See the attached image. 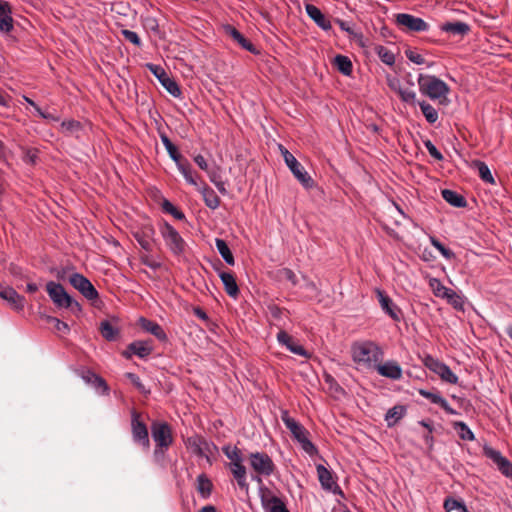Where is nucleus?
<instances>
[{"instance_id": "obj_1", "label": "nucleus", "mask_w": 512, "mask_h": 512, "mask_svg": "<svg viewBox=\"0 0 512 512\" xmlns=\"http://www.w3.org/2000/svg\"><path fill=\"white\" fill-rule=\"evenodd\" d=\"M382 348L373 341H358L351 346L352 360L359 366L374 369L383 358Z\"/></svg>"}, {"instance_id": "obj_2", "label": "nucleus", "mask_w": 512, "mask_h": 512, "mask_svg": "<svg viewBox=\"0 0 512 512\" xmlns=\"http://www.w3.org/2000/svg\"><path fill=\"white\" fill-rule=\"evenodd\" d=\"M281 420L305 453L311 457L318 453L317 447L309 439V431L296 419L292 418L287 410L281 412Z\"/></svg>"}, {"instance_id": "obj_3", "label": "nucleus", "mask_w": 512, "mask_h": 512, "mask_svg": "<svg viewBox=\"0 0 512 512\" xmlns=\"http://www.w3.org/2000/svg\"><path fill=\"white\" fill-rule=\"evenodd\" d=\"M420 92L431 100H439L443 103L450 92L449 86L434 75L420 74L417 79Z\"/></svg>"}, {"instance_id": "obj_4", "label": "nucleus", "mask_w": 512, "mask_h": 512, "mask_svg": "<svg viewBox=\"0 0 512 512\" xmlns=\"http://www.w3.org/2000/svg\"><path fill=\"white\" fill-rule=\"evenodd\" d=\"M159 232L166 247L174 256L178 257L185 253L186 241L170 223L163 221L159 225Z\"/></svg>"}, {"instance_id": "obj_5", "label": "nucleus", "mask_w": 512, "mask_h": 512, "mask_svg": "<svg viewBox=\"0 0 512 512\" xmlns=\"http://www.w3.org/2000/svg\"><path fill=\"white\" fill-rule=\"evenodd\" d=\"M249 464L256 475L252 479L258 483L262 482L261 476L269 477L276 469L272 458L265 452H252L249 454Z\"/></svg>"}, {"instance_id": "obj_6", "label": "nucleus", "mask_w": 512, "mask_h": 512, "mask_svg": "<svg viewBox=\"0 0 512 512\" xmlns=\"http://www.w3.org/2000/svg\"><path fill=\"white\" fill-rule=\"evenodd\" d=\"M151 435L156 445L154 450L155 456L159 453L164 454L173 443L172 430L170 425L166 422H152Z\"/></svg>"}, {"instance_id": "obj_7", "label": "nucleus", "mask_w": 512, "mask_h": 512, "mask_svg": "<svg viewBox=\"0 0 512 512\" xmlns=\"http://www.w3.org/2000/svg\"><path fill=\"white\" fill-rule=\"evenodd\" d=\"M279 149L283 156L284 162L287 167L290 169L294 177L301 183V185L310 189L314 185V181L302 164L294 157L292 153H290L284 146L279 145Z\"/></svg>"}, {"instance_id": "obj_8", "label": "nucleus", "mask_w": 512, "mask_h": 512, "mask_svg": "<svg viewBox=\"0 0 512 512\" xmlns=\"http://www.w3.org/2000/svg\"><path fill=\"white\" fill-rule=\"evenodd\" d=\"M68 281L88 301L94 302L99 298L97 289L83 274L74 272L69 276Z\"/></svg>"}, {"instance_id": "obj_9", "label": "nucleus", "mask_w": 512, "mask_h": 512, "mask_svg": "<svg viewBox=\"0 0 512 512\" xmlns=\"http://www.w3.org/2000/svg\"><path fill=\"white\" fill-rule=\"evenodd\" d=\"M423 364L430 371L437 374L444 382L449 384H457L458 376L450 369L444 362L434 358L431 355H426L423 359Z\"/></svg>"}, {"instance_id": "obj_10", "label": "nucleus", "mask_w": 512, "mask_h": 512, "mask_svg": "<svg viewBox=\"0 0 512 512\" xmlns=\"http://www.w3.org/2000/svg\"><path fill=\"white\" fill-rule=\"evenodd\" d=\"M131 432L135 443L141 445L144 449H149L150 440L148 428L141 420L140 414L135 410L131 412Z\"/></svg>"}, {"instance_id": "obj_11", "label": "nucleus", "mask_w": 512, "mask_h": 512, "mask_svg": "<svg viewBox=\"0 0 512 512\" xmlns=\"http://www.w3.org/2000/svg\"><path fill=\"white\" fill-rule=\"evenodd\" d=\"M186 447L194 455L204 457L208 461H210L209 455L213 454L216 450V446L212 442H209L198 435L188 437L186 440Z\"/></svg>"}, {"instance_id": "obj_12", "label": "nucleus", "mask_w": 512, "mask_h": 512, "mask_svg": "<svg viewBox=\"0 0 512 512\" xmlns=\"http://www.w3.org/2000/svg\"><path fill=\"white\" fill-rule=\"evenodd\" d=\"M396 24L405 31L409 32H425L428 31L429 25L422 18L408 13H398L396 16Z\"/></svg>"}, {"instance_id": "obj_13", "label": "nucleus", "mask_w": 512, "mask_h": 512, "mask_svg": "<svg viewBox=\"0 0 512 512\" xmlns=\"http://www.w3.org/2000/svg\"><path fill=\"white\" fill-rule=\"evenodd\" d=\"M483 454L486 458L490 459L497 469L507 478L512 480V463L502 455L499 450L491 446L485 445L483 447Z\"/></svg>"}, {"instance_id": "obj_14", "label": "nucleus", "mask_w": 512, "mask_h": 512, "mask_svg": "<svg viewBox=\"0 0 512 512\" xmlns=\"http://www.w3.org/2000/svg\"><path fill=\"white\" fill-rule=\"evenodd\" d=\"M148 69L152 72V74L159 80L161 85L175 98H179L182 94L179 85L175 80L169 77L166 71L155 64H147Z\"/></svg>"}, {"instance_id": "obj_15", "label": "nucleus", "mask_w": 512, "mask_h": 512, "mask_svg": "<svg viewBox=\"0 0 512 512\" xmlns=\"http://www.w3.org/2000/svg\"><path fill=\"white\" fill-rule=\"evenodd\" d=\"M260 500L265 512H290L285 502L268 488L260 489Z\"/></svg>"}, {"instance_id": "obj_16", "label": "nucleus", "mask_w": 512, "mask_h": 512, "mask_svg": "<svg viewBox=\"0 0 512 512\" xmlns=\"http://www.w3.org/2000/svg\"><path fill=\"white\" fill-rule=\"evenodd\" d=\"M46 291L56 307L68 309L70 305V295L60 283L49 281L46 284Z\"/></svg>"}, {"instance_id": "obj_17", "label": "nucleus", "mask_w": 512, "mask_h": 512, "mask_svg": "<svg viewBox=\"0 0 512 512\" xmlns=\"http://www.w3.org/2000/svg\"><path fill=\"white\" fill-rule=\"evenodd\" d=\"M318 480L323 490L343 496V492L337 484L332 471L327 469L324 465L318 464L316 466Z\"/></svg>"}, {"instance_id": "obj_18", "label": "nucleus", "mask_w": 512, "mask_h": 512, "mask_svg": "<svg viewBox=\"0 0 512 512\" xmlns=\"http://www.w3.org/2000/svg\"><path fill=\"white\" fill-rule=\"evenodd\" d=\"M77 375L88 385H91L97 391H100L103 395L109 394V386L106 381L92 370L88 368H81L77 370Z\"/></svg>"}, {"instance_id": "obj_19", "label": "nucleus", "mask_w": 512, "mask_h": 512, "mask_svg": "<svg viewBox=\"0 0 512 512\" xmlns=\"http://www.w3.org/2000/svg\"><path fill=\"white\" fill-rule=\"evenodd\" d=\"M276 338L278 343L281 346H285L286 349L289 350L291 353L305 358L310 357L309 352L284 330V324L281 325V329L277 333Z\"/></svg>"}, {"instance_id": "obj_20", "label": "nucleus", "mask_w": 512, "mask_h": 512, "mask_svg": "<svg viewBox=\"0 0 512 512\" xmlns=\"http://www.w3.org/2000/svg\"><path fill=\"white\" fill-rule=\"evenodd\" d=\"M153 351L151 341L137 340L131 342L127 348L122 352L123 357L130 359L133 355L144 359L147 358Z\"/></svg>"}, {"instance_id": "obj_21", "label": "nucleus", "mask_w": 512, "mask_h": 512, "mask_svg": "<svg viewBox=\"0 0 512 512\" xmlns=\"http://www.w3.org/2000/svg\"><path fill=\"white\" fill-rule=\"evenodd\" d=\"M377 299L381 309L389 315L394 321L399 322L402 318L401 309L393 302V300L382 290H376Z\"/></svg>"}, {"instance_id": "obj_22", "label": "nucleus", "mask_w": 512, "mask_h": 512, "mask_svg": "<svg viewBox=\"0 0 512 512\" xmlns=\"http://www.w3.org/2000/svg\"><path fill=\"white\" fill-rule=\"evenodd\" d=\"M374 369L379 375L392 380H400L403 375L401 366L394 360H388L384 363L378 362Z\"/></svg>"}, {"instance_id": "obj_23", "label": "nucleus", "mask_w": 512, "mask_h": 512, "mask_svg": "<svg viewBox=\"0 0 512 512\" xmlns=\"http://www.w3.org/2000/svg\"><path fill=\"white\" fill-rule=\"evenodd\" d=\"M0 297L17 311L23 310L25 306V298L12 287L0 284Z\"/></svg>"}, {"instance_id": "obj_24", "label": "nucleus", "mask_w": 512, "mask_h": 512, "mask_svg": "<svg viewBox=\"0 0 512 512\" xmlns=\"http://www.w3.org/2000/svg\"><path fill=\"white\" fill-rule=\"evenodd\" d=\"M154 234V228L151 225H146L134 233V238L142 249L151 252L153 250Z\"/></svg>"}, {"instance_id": "obj_25", "label": "nucleus", "mask_w": 512, "mask_h": 512, "mask_svg": "<svg viewBox=\"0 0 512 512\" xmlns=\"http://www.w3.org/2000/svg\"><path fill=\"white\" fill-rule=\"evenodd\" d=\"M305 11L307 15L324 31H329L332 28L330 20L325 16L322 11L313 4H306Z\"/></svg>"}, {"instance_id": "obj_26", "label": "nucleus", "mask_w": 512, "mask_h": 512, "mask_svg": "<svg viewBox=\"0 0 512 512\" xmlns=\"http://www.w3.org/2000/svg\"><path fill=\"white\" fill-rule=\"evenodd\" d=\"M418 393L429 400L431 403L439 405L447 414L456 415L457 411L453 409L447 400L439 392H431L425 389H419Z\"/></svg>"}, {"instance_id": "obj_27", "label": "nucleus", "mask_w": 512, "mask_h": 512, "mask_svg": "<svg viewBox=\"0 0 512 512\" xmlns=\"http://www.w3.org/2000/svg\"><path fill=\"white\" fill-rule=\"evenodd\" d=\"M224 30L227 35H229L239 46H241L246 51H249L252 54H258V50L256 47L246 39L235 27L231 25H226Z\"/></svg>"}, {"instance_id": "obj_28", "label": "nucleus", "mask_w": 512, "mask_h": 512, "mask_svg": "<svg viewBox=\"0 0 512 512\" xmlns=\"http://www.w3.org/2000/svg\"><path fill=\"white\" fill-rule=\"evenodd\" d=\"M11 6L6 1H0V31L10 32L13 29Z\"/></svg>"}, {"instance_id": "obj_29", "label": "nucleus", "mask_w": 512, "mask_h": 512, "mask_svg": "<svg viewBox=\"0 0 512 512\" xmlns=\"http://www.w3.org/2000/svg\"><path fill=\"white\" fill-rule=\"evenodd\" d=\"M219 277L224 285L226 293L230 297L236 299L239 295V287L235 276L231 272L222 271L219 273Z\"/></svg>"}, {"instance_id": "obj_30", "label": "nucleus", "mask_w": 512, "mask_h": 512, "mask_svg": "<svg viewBox=\"0 0 512 512\" xmlns=\"http://www.w3.org/2000/svg\"><path fill=\"white\" fill-rule=\"evenodd\" d=\"M139 323L142 329L154 335L158 340L162 342L167 340V334L158 323L143 317L140 318Z\"/></svg>"}, {"instance_id": "obj_31", "label": "nucleus", "mask_w": 512, "mask_h": 512, "mask_svg": "<svg viewBox=\"0 0 512 512\" xmlns=\"http://www.w3.org/2000/svg\"><path fill=\"white\" fill-rule=\"evenodd\" d=\"M198 191L201 193L204 203L208 208L215 210L220 206V198L208 185L203 184L201 187H198Z\"/></svg>"}, {"instance_id": "obj_32", "label": "nucleus", "mask_w": 512, "mask_h": 512, "mask_svg": "<svg viewBox=\"0 0 512 512\" xmlns=\"http://www.w3.org/2000/svg\"><path fill=\"white\" fill-rule=\"evenodd\" d=\"M440 30L452 35L464 36L469 33L470 26L465 22H446L441 24Z\"/></svg>"}, {"instance_id": "obj_33", "label": "nucleus", "mask_w": 512, "mask_h": 512, "mask_svg": "<svg viewBox=\"0 0 512 512\" xmlns=\"http://www.w3.org/2000/svg\"><path fill=\"white\" fill-rule=\"evenodd\" d=\"M441 193L443 199L453 207L463 208L467 205L466 199L456 191L444 189Z\"/></svg>"}, {"instance_id": "obj_34", "label": "nucleus", "mask_w": 512, "mask_h": 512, "mask_svg": "<svg viewBox=\"0 0 512 512\" xmlns=\"http://www.w3.org/2000/svg\"><path fill=\"white\" fill-rule=\"evenodd\" d=\"M406 413V409L402 405H397L390 408L385 415V421L388 427L394 426L399 420H401Z\"/></svg>"}, {"instance_id": "obj_35", "label": "nucleus", "mask_w": 512, "mask_h": 512, "mask_svg": "<svg viewBox=\"0 0 512 512\" xmlns=\"http://www.w3.org/2000/svg\"><path fill=\"white\" fill-rule=\"evenodd\" d=\"M334 65L337 70L345 76H350L353 71V65L349 57L344 55H336L334 58Z\"/></svg>"}, {"instance_id": "obj_36", "label": "nucleus", "mask_w": 512, "mask_h": 512, "mask_svg": "<svg viewBox=\"0 0 512 512\" xmlns=\"http://www.w3.org/2000/svg\"><path fill=\"white\" fill-rule=\"evenodd\" d=\"M473 167H475L478 170L479 177L481 180L488 184H495V179L488 167V165L480 160L473 161Z\"/></svg>"}, {"instance_id": "obj_37", "label": "nucleus", "mask_w": 512, "mask_h": 512, "mask_svg": "<svg viewBox=\"0 0 512 512\" xmlns=\"http://www.w3.org/2000/svg\"><path fill=\"white\" fill-rule=\"evenodd\" d=\"M215 246L217 248V251L221 255V257L223 258V260L228 265H234V263H235L234 256H233L230 248L228 247L226 241L223 239H220V238H216Z\"/></svg>"}, {"instance_id": "obj_38", "label": "nucleus", "mask_w": 512, "mask_h": 512, "mask_svg": "<svg viewBox=\"0 0 512 512\" xmlns=\"http://www.w3.org/2000/svg\"><path fill=\"white\" fill-rule=\"evenodd\" d=\"M212 488V482L205 474H200L197 476V491L202 498H208L211 495Z\"/></svg>"}, {"instance_id": "obj_39", "label": "nucleus", "mask_w": 512, "mask_h": 512, "mask_svg": "<svg viewBox=\"0 0 512 512\" xmlns=\"http://www.w3.org/2000/svg\"><path fill=\"white\" fill-rule=\"evenodd\" d=\"M418 105L428 123L434 124L438 120V112L431 104L421 101L418 102Z\"/></svg>"}, {"instance_id": "obj_40", "label": "nucleus", "mask_w": 512, "mask_h": 512, "mask_svg": "<svg viewBox=\"0 0 512 512\" xmlns=\"http://www.w3.org/2000/svg\"><path fill=\"white\" fill-rule=\"evenodd\" d=\"M374 51L384 64L388 66H393L395 64V55L388 48L382 45H377L375 46Z\"/></svg>"}, {"instance_id": "obj_41", "label": "nucleus", "mask_w": 512, "mask_h": 512, "mask_svg": "<svg viewBox=\"0 0 512 512\" xmlns=\"http://www.w3.org/2000/svg\"><path fill=\"white\" fill-rule=\"evenodd\" d=\"M269 313L272 316V318L279 322L277 326L279 327V330L281 329V325L284 324V327L286 326L285 319H288V311L284 308H281L277 305H270L268 307Z\"/></svg>"}, {"instance_id": "obj_42", "label": "nucleus", "mask_w": 512, "mask_h": 512, "mask_svg": "<svg viewBox=\"0 0 512 512\" xmlns=\"http://www.w3.org/2000/svg\"><path fill=\"white\" fill-rule=\"evenodd\" d=\"M429 287L432 290L433 294L439 298H445V296H449L450 288H447L442 284V282L437 278H431L429 280Z\"/></svg>"}, {"instance_id": "obj_43", "label": "nucleus", "mask_w": 512, "mask_h": 512, "mask_svg": "<svg viewBox=\"0 0 512 512\" xmlns=\"http://www.w3.org/2000/svg\"><path fill=\"white\" fill-rule=\"evenodd\" d=\"M444 508L446 512H469L462 500H457L452 497L445 499Z\"/></svg>"}, {"instance_id": "obj_44", "label": "nucleus", "mask_w": 512, "mask_h": 512, "mask_svg": "<svg viewBox=\"0 0 512 512\" xmlns=\"http://www.w3.org/2000/svg\"><path fill=\"white\" fill-rule=\"evenodd\" d=\"M100 332L103 338H105L107 341H114L119 334L118 329L115 328L109 321L101 322Z\"/></svg>"}, {"instance_id": "obj_45", "label": "nucleus", "mask_w": 512, "mask_h": 512, "mask_svg": "<svg viewBox=\"0 0 512 512\" xmlns=\"http://www.w3.org/2000/svg\"><path fill=\"white\" fill-rule=\"evenodd\" d=\"M180 173L183 175L184 179L190 185L196 186L198 188V183L193 176L192 168L190 163L187 160H184L183 163L177 166Z\"/></svg>"}, {"instance_id": "obj_46", "label": "nucleus", "mask_w": 512, "mask_h": 512, "mask_svg": "<svg viewBox=\"0 0 512 512\" xmlns=\"http://www.w3.org/2000/svg\"><path fill=\"white\" fill-rule=\"evenodd\" d=\"M208 176H209L210 181L216 186L218 191L221 194L226 195L227 189H226L225 182L222 180L220 170L215 169V170L208 171Z\"/></svg>"}, {"instance_id": "obj_47", "label": "nucleus", "mask_w": 512, "mask_h": 512, "mask_svg": "<svg viewBox=\"0 0 512 512\" xmlns=\"http://www.w3.org/2000/svg\"><path fill=\"white\" fill-rule=\"evenodd\" d=\"M413 83L410 82L408 87H403L400 92L398 93L400 99L411 105L416 104V92L413 90Z\"/></svg>"}, {"instance_id": "obj_48", "label": "nucleus", "mask_w": 512, "mask_h": 512, "mask_svg": "<svg viewBox=\"0 0 512 512\" xmlns=\"http://www.w3.org/2000/svg\"><path fill=\"white\" fill-rule=\"evenodd\" d=\"M455 427L458 431V435L462 440L465 441H473L475 439V435L472 430L468 427V425L464 422H457Z\"/></svg>"}, {"instance_id": "obj_49", "label": "nucleus", "mask_w": 512, "mask_h": 512, "mask_svg": "<svg viewBox=\"0 0 512 512\" xmlns=\"http://www.w3.org/2000/svg\"><path fill=\"white\" fill-rule=\"evenodd\" d=\"M224 453L227 456V458L231 461L229 465L230 467H233L235 464L243 465L241 451L237 447H234L233 449L227 447L224 449Z\"/></svg>"}, {"instance_id": "obj_50", "label": "nucleus", "mask_w": 512, "mask_h": 512, "mask_svg": "<svg viewBox=\"0 0 512 512\" xmlns=\"http://www.w3.org/2000/svg\"><path fill=\"white\" fill-rule=\"evenodd\" d=\"M162 209L164 212L171 214L177 220H184L185 215L182 211L177 209L169 200L164 199L162 202Z\"/></svg>"}, {"instance_id": "obj_51", "label": "nucleus", "mask_w": 512, "mask_h": 512, "mask_svg": "<svg viewBox=\"0 0 512 512\" xmlns=\"http://www.w3.org/2000/svg\"><path fill=\"white\" fill-rule=\"evenodd\" d=\"M125 377L135 386V388L142 394L148 395L150 394V390L145 387L142 383L140 377L132 372H127Z\"/></svg>"}, {"instance_id": "obj_52", "label": "nucleus", "mask_w": 512, "mask_h": 512, "mask_svg": "<svg viewBox=\"0 0 512 512\" xmlns=\"http://www.w3.org/2000/svg\"><path fill=\"white\" fill-rule=\"evenodd\" d=\"M46 320L48 323L53 324L54 329L62 334H68L70 332V327L66 322L61 321L60 319L53 317V316H47Z\"/></svg>"}, {"instance_id": "obj_53", "label": "nucleus", "mask_w": 512, "mask_h": 512, "mask_svg": "<svg viewBox=\"0 0 512 512\" xmlns=\"http://www.w3.org/2000/svg\"><path fill=\"white\" fill-rule=\"evenodd\" d=\"M430 242L431 245L437 249L444 258L451 259L454 257V253L449 248L445 247L437 238L430 237Z\"/></svg>"}, {"instance_id": "obj_54", "label": "nucleus", "mask_w": 512, "mask_h": 512, "mask_svg": "<svg viewBox=\"0 0 512 512\" xmlns=\"http://www.w3.org/2000/svg\"><path fill=\"white\" fill-rule=\"evenodd\" d=\"M61 128L64 133L73 134L81 129V124L76 120H68L61 123Z\"/></svg>"}, {"instance_id": "obj_55", "label": "nucleus", "mask_w": 512, "mask_h": 512, "mask_svg": "<svg viewBox=\"0 0 512 512\" xmlns=\"http://www.w3.org/2000/svg\"><path fill=\"white\" fill-rule=\"evenodd\" d=\"M444 299H446L455 309H463V300L454 290L451 289L449 296H445Z\"/></svg>"}, {"instance_id": "obj_56", "label": "nucleus", "mask_w": 512, "mask_h": 512, "mask_svg": "<svg viewBox=\"0 0 512 512\" xmlns=\"http://www.w3.org/2000/svg\"><path fill=\"white\" fill-rule=\"evenodd\" d=\"M121 34L127 41L131 42L132 44H134L138 47H140L142 45V41L136 32L128 30V29H123L121 31Z\"/></svg>"}, {"instance_id": "obj_57", "label": "nucleus", "mask_w": 512, "mask_h": 512, "mask_svg": "<svg viewBox=\"0 0 512 512\" xmlns=\"http://www.w3.org/2000/svg\"><path fill=\"white\" fill-rule=\"evenodd\" d=\"M424 146L427 149V151L431 157H433L434 159H436L438 161L443 160V155L430 140L424 141Z\"/></svg>"}, {"instance_id": "obj_58", "label": "nucleus", "mask_w": 512, "mask_h": 512, "mask_svg": "<svg viewBox=\"0 0 512 512\" xmlns=\"http://www.w3.org/2000/svg\"><path fill=\"white\" fill-rule=\"evenodd\" d=\"M304 288L309 292L308 297L310 299L316 298L320 294V289L315 282L305 279Z\"/></svg>"}, {"instance_id": "obj_59", "label": "nucleus", "mask_w": 512, "mask_h": 512, "mask_svg": "<svg viewBox=\"0 0 512 512\" xmlns=\"http://www.w3.org/2000/svg\"><path fill=\"white\" fill-rule=\"evenodd\" d=\"M405 56L408 58V60H410L411 62H413L417 65H421V64L425 63L424 57L421 54H419L418 52H416L415 50H412V49L406 50Z\"/></svg>"}, {"instance_id": "obj_60", "label": "nucleus", "mask_w": 512, "mask_h": 512, "mask_svg": "<svg viewBox=\"0 0 512 512\" xmlns=\"http://www.w3.org/2000/svg\"><path fill=\"white\" fill-rule=\"evenodd\" d=\"M143 25L147 30H150L154 33L159 32V24L156 18L148 16L144 18Z\"/></svg>"}, {"instance_id": "obj_61", "label": "nucleus", "mask_w": 512, "mask_h": 512, "mask_svg": "<svg viewBox=\"0 0 512 512\" xmlns=\"http://www.w3.org/2000/svg\"><path fill=\"white\" fill-rule=\"evenodd\" d=\"M166 151L169 154L170 158L175 162L176 166L184 162L181 154L179 153L177 147L174 144L166 148Z\"/></svg>"}, {"instance_id": "obj_62", "label": "nucleus", "mask_w": 512, "mask_h": 512, "mask_svg": "<svg viewBox=\"0 0 512 512\" xmlns=\"http://www.w3.org/2000/svg\"><path fill=\"white\" fill-rule=\"evenodd\" d=\"M141 263L153 270H157L161 267V263L149 255L141 256Z\"/></svg>"}, {"instance_id": "obj_63", "label": "nucleus", "mask_w": 512, "mask_h": 512, "mask_svg": "<svg viewBox=\"0 0 512 512\" xmlns=\"http://www.w3.org/2000/svg\"><path fill=\"white\" fill-rule=\"evenodd\" d=\"M281 276L283 279L289 281L292 285H297L298 280L296 274L289 268H283L281 271Z\"/></svg>"}, {"instance_id": "obj_64", "label": "nucleus", "mask_w": 512, "mask_h": 512, "mask_svg": "<svg viewBox=\"0 0 512 512\" xmlns=\"http://www.w3.org/2000/svg\"><path fill=\"white\" fill-rule=\"evenodd\" d=\"M230 470L235 480L247 475L246 467L244 465L235 464L233 467H230Z\"/></svg>"}]
</instances>
